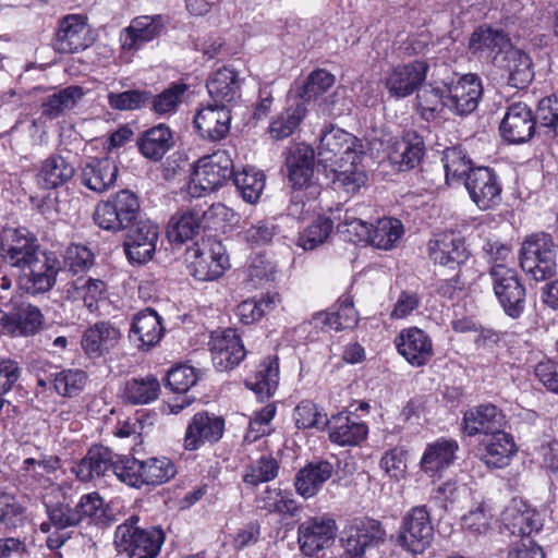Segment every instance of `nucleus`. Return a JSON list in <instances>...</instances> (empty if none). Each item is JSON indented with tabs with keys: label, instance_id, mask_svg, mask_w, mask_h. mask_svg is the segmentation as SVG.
<instances>
[{
	"label": "nucleus",
	"instance_id": "nucleus-46",
	"mask_svg": "<svg viewBox=\"0 0 558 558\" xmlns=\"http://www.w3.org/2000/svg\"><path fill=\"white\" fill-rule=\"evenodd\" d=\"M208 94L218 105L235 102L241 98V81L235 71L229 68L217 70L207 81Z\"/></svg>",
	"mask_w": 558,
	"mask_h": 558
},
{
	"label": "nucleus",
	"instance_id": "nucleus-2",
	"mask_svg": "<svg viewBox=\"0 0 558 558\" xmlns=\"http://www.w3.org/2000/svg\"><path fill=\"white\" fill-rule=\"evenodd\" d=\"M557 244L551 235L539 232L527 236L520 248L522 270L535 281L553 277L557 269Z\"/></svg>",
	"mask_w": 558,
	"mask_h": 558
},
{
	"label": "nucleus",
	"instance_id": "nucleus-19",
	"mask_svg": "<svg viewBox=\"0 0 558 558\" xmlns=\"http://www.w3.org/2000/svg\"><path fill=\"white\" fill-rule=\"evenodd\" d=\"M393 342L398 353L413 367L427 365L434 356L432 338L418 327L403 328Z\"/></svg>",
	"mask_w": 558,
	"mask_h": 558
},
{
	"label": "nucleus",
	"instance_id": "nucleus-52",
	"mask_svg": "<svg viewBox=\"0 0 558 558\" xmlns=\"http://www.w3.org/2000/svg\"><path fill=\"white\" fill-rule=\"evenodd\" d=\"M84 96V92L78 86H68L58 93L46 97L43 102V114L49 119H54L68 110L73 109Z\"/></svg>",
	"mask_w": 558,
	"mask_h": 558
},
{
	"label": "nucleus",
	"instance_id": "nucleus-60",
	"mask_svg": "<svg viewBox=\"0 0 558 558\" xmlns=\"http://www.w3.org/2000/svg\"><path fill=\"white\" fill-rule=\"evenodd\" d=\"M187 86L182 83H172L160 94L150 98L151 110L159 116L172 114L183 100Z\"/></svg>",
	"mask_w": 558,
	"mask_h": 558
},
{
	"label": "nucleus",
	"instance_id": "nucleus-20",
	"mask_svg": "<svg viewBox=\"0 0 558 558\" xmlns=\"http://www.w3.org/2000/svg\"><path fill=\"white\" fill-rule=\"evenodd\" d=\"M337 524L327 517H313L302 522L298 527V542L301 551L314 556L335 542Z\"/></svg>",
	"mask_w": 558,
	"mask_h": 558
},
{
	"label": "nucleus",
	"instance_id": "nucleus-6",
	"mask_svg": "<svg viewBox=\"0 0 558 558\" xmlns=\"http://www.w3.org/2000/svg\"><path fill=\"white\" fill-rule=\"evenodd\" d=\"M62 270L56 253L41 251L17 271V284L25 293L37 296L53 289Z\"/></svg>",
	"mask_w": 558,
	"mask_h": 558
},
{
	"label": "nucleus",
	"instance_id": "nucleus-44",
	"mask_svg": "<svg viewBox=\"0 0 558 558\" xmlns=\"http://www.w3.org/2000/svg\"><path fill=\"white\" fill-rule=\"evenodd\" d=\"M357 320L359 316L353 305V299L345 294L338 300L336 311L315 313L311 324L316 328L339 331L354 327Z\"/></svg>",
	"mask_w": 558,
	"mask_h": 558
},
{
	"label": "nucleus",
	"instance_id": "nucleus-33",
	"mask_svg": "<svg viewBox=\"0 0 558 558\" xmlns=\"http://www.w3.org/2000/svg\"><path fill=\"white\" fill-rule=\"evenodd\" d=\"M165 333L161 317L156 311L146 308L132 318L129 338L141 350H148L156 345Z\"/></svg>",
	"mask_w": 558,
	"mask_h": 558
},
{
	"label": "nucleus",
	"instance_id": "nucleus-26",
	"mask_svg": "<svg viewBox=\"0 0 558 558\" xmlns=\"http://www.w3.org/2000/svg\"><path fill=\"white\" fill-rule=\"evenodd\" d=\"M61 465V459L54 454L40 453L38 458H26L20 468L22 483L33 489H46L52 486Z\"/></svg>",
	"mask_w": 558,
	"mask_h": 558
},
{
	"label": "nucleus",
	"instance_id": "nucleus-39",
	"mask_svg": "<svg viewBox=\"0 0 558 558\" xmlns=\"http://www.w3.org/2000/svg\"><path fill=\"white\" fill-rule=\"evenodd\" d=\"M120 330L109 322H99L84 331L82 348L89 357H100L117 347Z\"/></svg>",
	"mask_w": 558,
	"mask_h": 558
},
{
	"label": "nucleus",
	"instance_id": "nucleus-17",
	"mask_svg": "<svg viewBox=\"0 0 558 558\" xmlns=\"http://www.w3.org/2000/svg\"><path fill=\"white\" fill-rule=\"evenodd\" d=\"M471 199L481 210L498 206L501 202V183L496 172L487 167L474 168L464 179Z\"/></svg>",
	"mask_w": 558,
	"mask_h": 558
},
{
	"label": "nucleus",
	"instance_id": "nucleus-29",
	"mask_svg": "<svg viewBox=\"0 0 558 558\" xmlns=\"http://www.w3.org/2000/svg\"><path fill=\"white\" fill-rule=\"evenodd\" d=\"M326 425L330 441L341 447L357 446L368 434V426L352 412L332 415Z\"/></svg>",
	"mask_w": 558,
	"mask_h": 558
},
{
	"label": "nucleus",
	"instance_id": "nucleus-22",
	"mask_svg": "<svg viewBox=\"0 0 558 558\" xmlns=\"http://www.w3.org/2000/svg\"><path fill=\"white\" fill-rule=\"evenodd\" d=\"M225 420L221 416L208 412H198L187 423L183 447L185 450L195 451L206 444L219 441L223 435Z\"/></svg>",
	"mask_w": 558,
	"mask_h": 558
},
{
	"label": "nucleus",
	"instance_id": "nucleus-50",
	"mask_svg": "<svg viewBox=\"0 0 558 558\" xmlns=\"http://www.w3.org/2000/svg\"><path fill=\"white\" fill-rule=\"evenodd\" d=\"M160 393L159 380L154 375L126 380L122 389V398L130 404H148Z\"/></svg>",
	"mask_w": 558,
	"mask_h": 558
},
{
	"label": "nucleus",
	"instance_id": "nucleus-9",
	"mask_svg": "<svg viewBox=\"0 0 558 558\" xmlns=\"http://www.w3.org/2000/svg\"><path fill=\"white\" fill-rule=\"evenodd\" d=\"M386 531L375 519L363 517L348 522L341 534V543L351 558H363L368 549L386 542Z\"/></svg>",
	"mask_w": 558,
	"mask_h": 558
},
{
	"label": "nucleus",
	"instance_id": "nucleus-58",
	"mask_svg": "<svg viewBox=\"0 0 558 558\" xmlns=\"http://www.w3.org/2000/svg\"><path fill=\"white\" fill-rule=\"evenodd\" d=\"M52 376L54 391L69 398L77 396L84 389L87 380L85 372L77 368L61 369L52 373Z\"/></svg>",
	"mask_w": 558,
	"mask_h": 558
},
{
	"label": "nucleus",
	"instance_id": "nucleus-57",
	"mask_svg": "<svg viewBox=\"0 0 558 558\" xmlns=\"http://www.w3.org/2000/svg\"><path fill=\"white\" fill-rule=\"evenodd\" d=\"M333 230V221L326 216H318L298 238V245L312 251L327 241Z\"/></svg>",
	"mask_w": 558,
	"mask_h": 558
},
{
	"label": "nucleus",
	"instance_id": "nucleus-10",
	"mask_svg": "<svg viewBox=\"0 0 558 558\" xmlns=\"http://www.w3.org/2000/svg\"><path fill=\"white\" fill-rule=\"evenodd\" d=\"M493 289L505 313L511 318H518L525 308V288L517 271L505 264L490 267Z\"/></svg>",
	"mask_w": 558,
	"mask_h": 558
},
{
	"label": "nucleus",
	"instance_id": "nucleus-16",
	"mask_svg": "<svg viewBox=\"0 0 558 558\" xmlns=\"http://www.w3.org/2000/svg\"><path fill=\"white\" fill-rule=\"evenodd\" d=\"M428 70V63L423 60L398 64L386 73L385 87L391 97L405 98L422 86Z\"/></svg>",
	"mask_w": 558,
	"mask_h": 558
},
{
	"label": "nucleus",
	"instance_id": "nucleus-51",
	"mask_svg": "<svg viewBox=\"0 0 558 558\" xmlns=\"http://www.w3.org/2000/svg\"><path fill=\"white\" fill-rule=\"evenodd\" d=\"M404 233L403 225L395 218L378 219L371 228L368 244L378 248L389 251L397 246Z\"/></svg>",
	"mask_w": 558,
	"mask_h": 558
},
{
	"label": "nucleus",
	"instance_id": "nucleus-64",
	"mask_svg": "<svg viewBox=\"0 0 558 558\" xmlns=\"http://www.w3.org/2000/svg\"><path fill=\"white\" fill-rule=\"evenodd\" d=\"M335 83V76L326 70H316L312 72L300 92L302 102L316 99L327 92Z\"/></svg>",
	"mask_w": 558,
	"mask_h": 558
},
{
	"label": "nucleus",
	"instance_id": "nucleus-31",
	"mask_svg": "<svg viewBox=\"0 0 558 558\" xmlns=\"http://www.w3.org/2000/svg\"><path fill=\"white\" fill-rule=\"evenodd\" d=\"M425 155L423 137L415 131H405L401 138L392 142L388 158L399 171L414 169L421 163Z\"/></svg>",
	"mask_w": 558,
	"mask_h": 558
},
{
	"label": "nucleus",
	"instance_id": "nucleus-53",
	"mask_svg": "<svg viewBox=\"0 0 558 558\" xmlns=\"http://www.w3.org/2000/svg\"><path fill=\"white\" fill-rule=\"evenodd\" d=\"M306 106L302 101L290 105L270 123L269 134L271 138L283 140L289 137L300 125L306 116Z\"/></svg>",
	"mask_w": 558,
	"mask_h": 558
},
{
	"label": "nucleus",
	"instance_id": "nucleus-27",
	"mask_svg": "<svg viewBox=\"0 0 558 558\" xmlns=\"http://www.w3.org/2000/svg\"><path fill=\"white\" fill-rule=\"evenodd\" d=\"M210 351L214 366L220 372L232 369L246 355L244 345L234 329L213 335Z\"/></svg>",
	"mask_w": 558,
	"mask_h": 558
},
{
	"label": "nucleus",
	"instance_id": "nucleus-63",
	"mask_svg": "<svg viewBox=\"0 0 558 558\" xmlns=\"http://www.w3.org/2000/svg\"><path fill=\"white\" fill-rule=\"evenodd\" d=\"M493 513L485 501L477 502L462 517V526L474 535H481L489 530Z\"/></svg>",
	"mask_w": 558,
	"mask_h": 558
},
{
	"label": "nucleus",
	"instance_id": "nucleus-41",
	"mask_svg": "<svg viewBox=\"0 0 558 558\" xmlns=\"http://www.w3.org/2000/svg\"><path fill=\"white\" fill-rule=\"evenodd\" d=\"M118 177V166L114 160L106 158H90L81 170V182L87 189L102 193L109 190Z\"/></svg>",
	"mask_w": 558,
	"mask_h": 558
},
{
	"label": "nucleus",
	"instance_id": "nucleus-24",
	"mask_svg": "<svg viewBox=\"0 0 558 558\" xmlns=\"http://www.w3.org/2000/svg\"><path fill=\"white\" fill-rule=\"evenodd\" d=\"M124 463V457H118L109 448L96 445L89 448L87 453L73 466V473L83 482L90 481L95 476H106L112 472L118 477L116 468Z\"/></svg>",
	"mask_w": 558,
	"mask_h": 558
},
{
	"label": "nucleus",
	"instance_id": "nucleus-18",
	"mask_svg": "<svg viewBox=\"0 0 558 558\" xmlns=\"http://www.w3.org/2000/svg\"><path fill=\"white\" fill-rule=\"evenodd\" d=\"M446 108L458 116H468L476 110L483 95L481 78L465 74L446 84Z\"/></svg>",
	"mask_w": 558,
	"mask_h": 558
},
{
	"label": "nucleus",
	"instance_id": "nucleus-13",
	"mask_svg": "<svg viewBox=\"0 0 558 558\" xmlns=\"http://www.w3.org/2000/svg\"><path fill=\"white\" fill-rule=\"evenodd\" d=\"M48 520L39 526L40 531L47 533V546L51 550L61 548L72 538L73 527L80 525V515L75 506L71 507L63 501L45 504Z\"/></svg>",
	"mask_w": 558,
	"mask_h": 558
},
{
	"label": "nucleus",
	"instance_id": "nucleus-62",
	"mask_svg": "<svg viewBox=\"0 0 558 558\" xmlns=\"http://www.w3.org/2000/svg\"><path fill=\"white\" fill-rule=\"evenodd\" d=\"M108 104L114 110H137L150 102L151 93L148 90L130 89L122 93H109Z\"/></svg>",
	"mask_w": 558,
	"mask_h": 558
},
{
	"label": "nucleus",
	"instance_id": "nucleus-61",
	"mask_svg": "<svg viewBox=\"0 0 558 558\" xmlns=\"http://www.w3.org/2000/svg\"><path fill=\"white\" fill-rule=\"evenodd\" d=\"M279 471V464L270 456H262L258 460L252 462L243 475V482L257 486L262 483L272 481L277 477Z\"/></svg>",
	"mask_w": 558,
	"mask_h": 558
},
{
	"label": "nucleus",
	"instance_id": "nucleus-42",
	"mask_svg": "<svg viewBox=\"0 0 558 558\" xmlns=\"http://www.w3.org/2000/svg\"><path fill=\"white\" fill-rule=\"evenodd\" d=\"M204 214L198 207L185 208L171 216L167 226L170 242L184 243L193 240L203 227Z\"/></svg>",
	"mask_w": 558,
	"mask_h": 558
},
{
	"label": "nucleus",
	"instance_id": "nucleus-32",
	"mask_svg": "<svg viewBox=\"0 0 558 558\" xmlns=\"http://www.w3.org/2000/svg\"><path fill=\"white\" fill-rule=\"evenodd\" d=\"M231 114L226 105H207L202 107L194 117V126L205 140L219 141L230 130Z\"/></svg>",
	"mask_w": 558,
	"mask_h": 558
},
{
	"label": "nucleus",
	"instance_id": "nucleus-36",
	"mask_svg": "<svg viewBox=\"0 0 558 558\" xmlns=\"http://www.w3.org/2000/svg\"><path fill=\"white\" fill-rule=\"evenodd\" d=\"M502 522L510 534L521 538L531 537L543 525L538 513L524 501L517 499L502 512Z\"/></svg>",
	"mask_w": 558,
	"mask_h": 558
},
{
	"label": "nucleus",
	"instance_id": "nucleus-21",
	"mask_svg": "<svg viewBox=\"0 0 558 558\" xmlns=\"http://www.w3.org/2000/svg\"><path fill=\"white\" fill-rule=\"evenodd\" d=\"M5 315L4 333L11 337H33L45 325L41 310L28 301H13Z\"/></svg>",
	"mask_w": 558,
	"mask_h": 558
},
{
	"label": "nucleus",
	"instance_id": "nucleus-47",
	"mask_svg": "<svg viewBox=\"0 0 558 558\" xmlns=\"http://www.w3.org/2000/svg\"><path fill=\"white\" fill-rule=\"evenodd\" d=\"M279 384V364L277 356L264 359L253 375L245 379V386L255 392L262 401L274 396Z\"/></svg>",
	"mask_w": 558,
	"mask_h": 558
},
{
	"label": "nucleus",
	"instance_id": "nucleus-8",
	"mask_svg": "<svg viewBox=\"0 0 558 558\" xmlns=\"http://www.w3.org/2000/svg\"><path fill=\"white\" fill-rule=\"evenodd\" d=\"M289 181L293 192L291 196V215H301L304 207L303 189L310 190L308 194L315 196L319 187L311 182L314 173V150L307 145L296 146L287 158Z\"/></svg>",
	"mask_w": 558,
	"mask_h": 558
},
{
	"label": "nucleus",
	"instance_id": "nucleus-40",
	"mask_svg": "<svg viewBox=\"0 0 558 558\" xmlns=\"http://www.w3.org/2000/svg\"><path fill=\"white\" fill-rule=\"evenodd\" d=\"M75 174L74 166L59 154L44 159L35 175L36 184L41 190H54L68 183Z\"/></svg>",
	"mask_w": 558,
	"mask_h": 558
},
{
	"label": "nucleus",
	"instance_id": "nucleus-34",
	"mask_svg": "<svg viewBox=\"0 0 558 558\" xmlns=\"http://www.w3.org/2000/svg\"><path fill=\"white\" fill-rule=\"evenodd\" d=\"M478 451L481 461L485 465L502 469L509 465L517 452V446L512 435L501 429L489 437H483L478 445Z\"/></svg>",
	"mask_w": 558,
	"mask_h": 558
},
{
	"label": "nucleus",
	"instance_id": "nucleus-35",
	"mask_svg": "<svg viewBox=\"0 0 558 558\" xmlns=\"http://www.w3.org/2000/svg\"><path fill=\"white\" fill-rule=\"evenodd\" d=\"M459 444L451 438H439L426 446L420 466L428 476H440L456 460Z\"/></svg>",
	"mask_w": 558,
	"mask_h": 558
},
{
	"label": "nucleus",
	"instance_id": "nucleus-1",
	"mask_svg": "<svg viewBox=\"0 0 558 558\" xmlns=\"http://www.w3.org/2000/svg\"><path fill=\"white\" fill-rule=\"evenodd\" d=\"M136 515L118 525L114 545L128 558H155L165 542V533L159 527L141 529Z\"/></svg>",
	"mask_w": 558,
	"mask_h": 558
},
{
	"label": "nucleus",
	"instance_id": "nucleus-3",
	"mask_svg": "<svg viewBox=\"0 0 558 558\" xmlns=\"http://www.w3.org/2000/svg\"><path fill=\"white\" fill-rule=\"evenodd\" d=\"M138 197L129 190H121L99 202L94 210L95 223L107 231L118 232L131 227L140 219Z\"/></svg>",
	"mask_w": 558,
	"mask_h": 558
},
{
	"label": "nucleus",
	"instance_id": "nucleus-7",
	"mask_svg": "<svg viewBox=\"0 0 558 558\" xmlns=\"http://www.w3.org/2000/svg\"><path fill=\"white\" fill-rule=\"evenodd\" d=\"M233 174V161L228 150H217L196 162L189 192L196 197L219 189Z\"/></svg>",
	"mask_w": 558,
	"mask_h": 558
},
{
	"label": "nucleus",
	"instance_id": "nucleus-5",
	"mask_svg": "<svg viewBox=\"0 0 558 558\" xmlns=\"http://www.w3.org/2000/svg\"><path fill=\"white\" fill-rule=\"evenodd\" d=\"M116 471L118 480L136 488L143 485L163 484L174 477L177 473L173 462L166 457L138 460L124 456V463L119 464Z\"/></svg>",
	"mask_w": 558,
	"mask_h": 558
},
{
	"label": "nucleus",
	"instance_id": "nucleus-59",
	"mask_svg": "<svg viewBox=\"0 0 558 558\" xmlns=\"http://www.w3.org/2000/svg\"><path fill=\"white\" fill-rule=\"evenodd\" d=\"M258 504L262 509L280 514L294 515L299 509L290 493L269 487L259 496Z\"/></svg>",
	"mask_w": 558,
	"mask_h": 558
},
{
	"label": "nucleus",
	"instance_id": "nucleus-23",
	"mask_svg": "<svg viewBox=\"0 0 558 558\" xmlns=\"http://www.w3.org/2000/svg\"><path fill=\"white\" fill-rule=\"evenodd\" d=\"M93 43L86 17L80 14L64 16L58 27L53 47L60 53H76Z\"/></svg>",
	"mask_w": 558,
	"mask_h": 558
},
{
	"label": "nucleus",
	"instance_id": "nucleus-37",
	"mask_svg": "<svg viewBox=\"0 0 558 558\" xmlns=\"http://www.w3.org/2000/svg\"><path fill=\"white\" fill-rule=\"evenodd\" d=\"M333 473L335 465L327 460L308 462L295 475L294 487L296 493L305 499L316 496Z\"/></svg>",
	"mask_w": 558,
	"mask_h": 558
},
{
	"label": "nucleus",
	"instance_id": "nucleus-25",
	"mask_svg": "<svg viewBox=\"0 0 558 558\" xmlns=\"http://www.w3.org/2000/svg\"><path fill=\"white\" fill-rule=\"evenodd\" d=\"M194 259L190 265L191 275L198 281L216 280L223 275L229 267V258L221 242L210 243L208 251L193 248Z\"/></svg>",
	"mask_w": 558,
	"mask_h": 558
},
{
	"label": "nucleus",
	"instance_id": "nucleus-11",
	"mask_svg": "<svg viewBox=\"0 0 558 558\" xmlns=\"http://www.w3.org/2000/svg\"><path fill=\"white\" fill-rule=\"evenodd\" d=\"M434 539V526L426 506L412 507L402 518L398 544L412 554H422Z\"/></svg>",
	"mask_w": 558,
	"mask_h": 558
},
{
	"label": "nucleus",
	"instance_id": "nucleus-14",
	"mask_svg": "<svg viewBox=\"0 0 558 558\" xmlns=\"http://www.w3.org/2000/svg\"><path fill=\"white\" fill-rule=\"evenodd\" d=\"M532 108L523 101L510 102L499 125L500 136L510 144L529 142L536 130V120Z\"/></svg>",
	"mask_w": 558,
	"mask_h": 558
},
{
	"label": "nucleus",
	"instance_id": "nucleus-28",
	"mask_svg": "<svg viewBox=\"0 0 558 558\" xmlns=\"http://www.w3.org/2000/svg\"><path fill=\"white\" fill-rule=\"evenodd\" d=\"M505 415L493 404H481L469 409L463 415V432L473 437H489L506 427Z\"/></svg>",
	"mask_w": 558,
	"mask_h": 558
},
{
	"label": "nucleus",
	"instance_id": "nucleus-4",
	"mask_svg": "<svg viewBox=\"0 0 558 558\" xmlns=\"http://www.w3.org/2000/svg\"><path fill=\"white\" fill-rule=\"evenodd\" d=\"M361 145L359 140L343 129L330 125L319 136L316 148L318 162L333 171L345 165L353 167L360 160Z\"/></svg>",
	"mask_w": 558,
	"mask_h": 558
},
{
	"label": "nucleus",
	"instance_id": "nucleus-15",
	"mask_svg": "<svg viewBox=\"0 0 558 558\" xmlns=\"http://www.w3.org/2000/svg\"><path fill=\"white\" fill-rule=\"evenodd\" d=\"M124 252L131 263L144 264L153 258L159 240V228L149 219H138L128 228Z\"/></svg>",
	"mask_w": 558,
	"mask_h": 558
},
{
	"label": "nucleus",
	"instance_id": "nucleus-48",
	"mask_svg": "<svg viewBox=\"0 0 558 558\" xmlns=\"http://www.w3.org/2000/svg\"><path fill=\"white\" fill-rule=\"evenodd\" d=\"M137 145L144 157L158 161L173 146L172 132L166 124H158L143 132Z\"/></svg>",
	"mask_w": 558,
	"mask_h": 558
},
{
	"label": "nucleus",
	"instance_id": "nucleus-56",
	"mask_svg": "<svg viewBox=\"0 0 558 558\" xmlns=\"http://www.w3.org/2000/svg\"><path fill=\"white\" fill-rule=\"evenodd\" d=\"M442 162L448 184L464 182V179L474 169L471 159L460 147H448L444 150Z\"/></svg>",
	"mask_w": 558,
	"mask_h": 558
},
{
	"label": "nucleus",
	"instance_id": "nucleus-43",
	"mask_svg": "<svg viewBox=\"0 0 558 558\" xmlns=\"http://www.w3.org/2000/svg\"><path fill=\"white\" fill-rule=\"evenodd\" d=\"M162 29L161 16L135 17L120 36L123 50H137L146 43L156 38Z\"/></svg>",
	"mask_w": 558,
	"mask_h": 558
},
{
	"label": "nucleus",
	"instance_id": "nucleus-49",
	"mask_svg": "<svg viewBox=\"0 0 558 558\" xmlns=\"http://www.w3.org/2000/svg\"><path fill=\"white\" fill-rule=\"evenodd\" d=\"M75 509L80 515V524L87 521L89 524L104 527L110 525L113 521L111 510L96 492L83 495L75 505Z\"/></svg>",
	"mask_w": 558,
	"mask_h": 558
},
{
	"label": "nucleus",
	"instance_id": "nucleus-54",
	"mask_svg": "<svg viewBox=\"0 0 558 558\" xmlns=\"http://www.w3.org/2000/svg\"><path fill=\"white\" fill-rule=\"evenodd\" d=\"M233 183L243 198L248 204H255L260 198L265 186V175L262 171L253 168H244L232 174Z\"/></svg>",
	"mask_w": 558,
	"mask_h": 558
},
{
	"label": "nucleus",
	"instance_id": "nucleus-55",
	"mask_svg": "<svg viewBox=\"0 0 558 558\" xmlns=\"http://www.w3.org/2000/svg\"><path fill=\"white\" fill-rule=\"evenodd\" d=\"M280 303L278 294H266L259 299H247L236 306V316L245 324L250 325L259 320L267 313L272 312Z\"/></svg>",
	"mask_w": 558,
	"mask_h": 558
},
{
	"label": "nucleus",
	"instance_id": "nucleus-12",
	"mask_svg": "<svg viewBox=\"0 0 558 558\" xmlns=\"http://www.w3.org/2000/svg\"><path fill=\"white\" fill-rule=\"evenodd\" d=\"M41 251L36 236L25 228H4L0 231V257L17 271Z\"/></svg>",
	"mask_w": 558,
	"mask_h": 558
},
{
	"label": "nucleus",
	"instance_id": "nucleus-30",
	"mask_svg": "<svg viewBox=\"0 0 558 558\" xmlns=\"http://www.w3.org/2000/svg\"><path fill=\"white\" fill-rule=\"evenodd\" d=\"M428 251L435 264L449 268L463 264L469 257L464 240L452 231L437 234L429 241Z\"/></svg>",
	"mask_w": 558,
	"mask_h": 558
},
{
	"label": "nucleus",
	"instance_id": "nucleus-45",
	"mask_svg": "<svg viewBox=\"0 0 558 558\" xmlns=\"http://www.w3.org/2000/svg\"><path fill=\"white\" fill-rule=\"evenodd\" d=\"M508 74V84L515 88L526 87L534 77L531 58L513 46L496 63Z\"/></svg>",
	"mask_w": 558,
	"mask_h": 558
},
{
	"label": "nucleus",
	"instance_id": "nucleus-38",
	"mask_svg": "<svg viewBox=\"0 0 558 558\" xmlns=\"http://www.w3.org/2000/svg\"><path fill=\"white\" fill-rule=\"evenodd\" d=\"M511 47L512 44L504 32L490 27L475 29L469 41L472 53L492 59L496 63Z\"/></svg>",
	"mask_w": 558,
	"mask_h": 558
}]
</instances>
